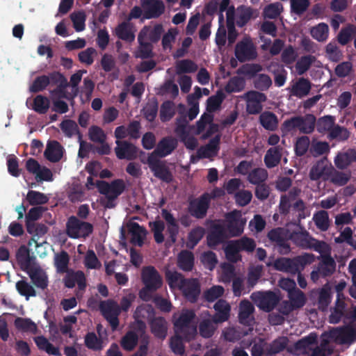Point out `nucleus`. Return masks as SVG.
Instances as JSON below:
<instances>
[{"mask_svg": "<svg viewBox=\"0 0 356 356\" xmlns=\"http://www.w3.org/2000/svg\"><path fill=\"white\" fill-rule=\"evenodd\" d=\"M65 286L72 289L76 284L78 285L79 290L83 291L86 287V279L85 274L81 270L67 272L66 275L63 278Z\"/></svg>", "mask_w": 356, "mask_h": 356, "instance_id": "20", "label": "nucleus"}, {"mask_svg": "<svg viewBox=\"0 0 356 356\" xmlns=\"http://www.w3.org/2000/svg\"><path fill=\"white\" fill-rule=\"evenodd\" d=\"M166 280L170 288H178L180 289V286L182 285L186 278L182 274L177 271H167L165 273Z\"/></svg>", "mask_w": 356, "mask_h": 356, "instance_id": "62", "label": "nucleus"}, {"mask_svg": "<svg viewBox=\"0 0 356 356\" xmlns=\"http://www.w3.org/2000/svg\"><path fill=\"white\" fill-rule=\"evenodd\" d=\"M321 260L318 264L316 268L318 273L321 274L322 277L331 276L336 269V262L330 254H322Z\"/></svg>", "mask_w": 356, "mask_h": 356, "instance_id": "24", "label": "nucleus"}, {"mask_svg": "<svg viewBox=\"0 0 356 356\" xmlns=\"http://www.w3.org/2000/svg\"><path fill=\"white\" fill-rule=\"evenodd\" d=\"M99 309L104 318L109 323L113 330H115L119 326L118 316L120 314L119 305L113 300L102 301L99 304Z\"/></svg>", "mask_w": 356, "mask_h": 356, "instance_id": "12", "label": "nucleus"}, {"mask_svg": "<svg viewBox=\"0 0 356 356\" xmlns=\"http://www.w3.org/2000/svg\"><path fill=\"white\" fill-rule=\"evenodd\" d=\"M155 312L151 305L143 304L138 306L134 313V319L147 320L149 323L154 318Z\"/></svg>", "mask_w": 356, "mask_h": 356, "instance_id": "34", "label": "nucleus"}, {"mask_svg": "<svg viewBox=\"0 0 356 356\" xmlns=\"http://www.w3.org/2000/svg\"><path fill=\"white\" fill-rule=\"evenodd\" d=\"M177 140L172 136L163 138L157 144L155 149L148 156H168L177 147Z\"/></svg>", "mask_w": 356, "mask_h": 356, "instance_id": "19", "label": "nucleus"}, {"mask_svg": "<svg viewBox=\"0 0 356 356\" xmlns=\"http://www.w3.org/2000/svg\"><path fill=\"white\" fill-rule=\"evenodd\" d=\"M259 122L262 127L269 131H275L278 126L277 115L270 111H265L259 116Z\"/></svg>", "mask_w": 356, "mask_h": 356, "instance_id": "33", "label": "nucleus"}, {"mask_svg": "<svg viewBox=\"0 0 356 356\" xmlns=\"http://www.w3.org/2000/svg\"><path fill=\"white\" fill-rule=\"evenodd\" d=\"M115 35L122 40L131 42L135 40V35L132 32L130 24L128 21L120 23L115 29Z\"/></svg>", "mask_w": 356, "mask_h": 356, "instance_id": "29", "label": "nucleus"}, {"mask_svg": "<svg viewBox=\"0 0 356 356\" xmlns=\"http://www.w3.org/2000/svg\"><path fill=\"white\" fill-rule=\"evenodd\" d=\"M317 343V335L315 333H310L309 335L299 339L295 343L294 347L297 350L306 352L309 346Z\"/></svg>", "mask_w": 356, "mask_h": 356, "instance_id": "46", "label": "nucleus"}, {"mask_svg": "<svg viewBox=\"0 0 356 356\" xmlns=\"http://www.w3.org/2000/svg\"><path fill=\"white\" fill-rule=\"evenodd\" d=\"M350 136V132L344 127L339 124H335L334 127L332 129L331 132L328 133L327 138L330 140H337L339 142L347 140Z\"/></svg>", "mask_w": 356, "mask_h": 356, "instance_id": "39", "label": "nucleus"}, {"mask_svg": "<svg viewBox=\"0 0 356 356\" xmlns=\"http://www.w3.org/2000/svg\"><path fill=\"white\" fill-rule=\"evenodd\" d=\"M198 69L197 65L190 59H183L176 63V73L182 74L195 72Z\"/></svg>", "mask_w": 356, "mask_h": 356, "instance_id": "43", "label": "nucleus"}, {"mask_svg": "<svg viewBox=\"0 0 356 356\" xmlns=\"http://www.w3.org/2000/svg\"><path fill=\"white\" fill-rule=\"evenodd\" d=\"M141 277L144 285L149 289H152L153 291H157L162 286V277L154 266H149L143 268Z\"/></svg>", "mask_w": 356, "mask_h": 356, "instance_id": "14", "label": "nucleus"}, {"mask_svg": "<svg viewBox=\"0 0 356 356\" xmlns=\"http://www.w3.org/2000/svg\"><path fill=\"white\" fill-rule=\"evenodd\" d=\"M86 346L90 350L99 351L103 349V341L93 332H88L84 338Z\"/></svg>", "mask_w": 356, "mask_h": 356, "instance_id": "45", "label": "nucleus"}, {"mask_svg": "<svg viewBox=\"0 0 356 356\" xmlns=\"http://www.w3.org/2000/svg\"><path fill=\"white\" fill-rule=\"evenodd\" d=\"M29 275L33 284L41 289H45L48 286V277L45 272L40 268L28 270Z\"/></svg>", "mask_w": 356, "mask_h": 356, "instance_id": "27", "label": "nucleus"}, {"mask_svg": "<svg viewBox=\"0 0 356 356\" xmlns=\"http://www.w3.org/2000/svg\"><path fill=\"white\" fill-rule=\"evenodd\" d=\"M267 238L280 254L285 255L291 252V246L284 228L276 227L270 229L267 234Z\"/></svg>", "mask_w": 356, "mask_h": 356, "instance_id": "9", "label": "nucleus"}, {"mask_svg": "<svg viewBox=\"0 0 356 356\" xmlns=\"http://www.w3.org/2000/svg\"><path fill=\"white\" fill-rule=\"evenodd\" d=\"M145 19L159 17L165 11V5L161 0H142Z\"/></svg>", "mask_w": 356, "mask_h": 356, "instance_id": "18", "label": "nucleus"}, {"mask_svg": "<svg viewBox=\"0 0 356 356\" xmlns=\"http://www.w3.org/2000/svg\"><path fill=\"white\" fill-rule=\"evenodd\" d=\"M60 127L63 134L69 138H71L75 134H79V138H81L78 125L74 120H65L60 123Z\"/></svg>", "mask_w": 356, "mask_h": 356, "instance_id": "53", "label": "nucleus"}, {"mask_svg": "<svg viewBox=\"0 0 356 356\" xmlns=\"http://www.w3.org/2000/svg\"><path fill=\"white\" fill-rule=\"evenodd\" d=\"M129 232L131 234V243L139 247L143 246L147 235L146 229L137 222H130L128 225Z\"/></svg>", "mask_w": 356, "mask_h": 356, "instance_id": "25", "label": "nucleus"}, {"mask_svg": "<svg viewBox=\"0 0 356 356\" xmlns=\"http://www.w3.org/2000/svg\"><path fill=\"white\" fill-rule=\"evenodd\" d=\"M145 29L140 30L138 35V42L139 47L136 52V56L141 59H148L154 57L153 44L151 42L144 40V35L145 34Z\"/></svg>", "mask_w": 356, "mask_h": 356, "instance_id": "23", "label": "nucleus"}, {"mask_svg": "<svg viewBox=\"0 0 356 356\" xmlns=\"http://www.w3.org/2000/svg\"><path fill=\"white\" fill-rule=\"evenodd\" d=\"M311 88V82L307 79L302 77L292 86L291 93L293 96L302 98L309 95Z\"/></svg>", "mask_w": 356, "mask_h": 356, "instance_id": "28", "label": "nucleus"}, {"mask_svg": "<svg viewBox=\"0 0 356 356\" xmlns=\"http://www.w3.org/2000/svg\"><path fill=\"white\" fill-rule=\"evenodd\" d=\"M93 232L91 223L81 221L77 217L70 216L66 223V232L72 238H86Z\"/></svg>", "mask_w": 356, "mask_h": 356, "instance_id": "4", "label": "nucleus"}, {"mask_svg": "<svg viewBox=\"0 0 356 356\" xmlns=\"http://www.w3.org/2000/svg\"><path fill=\"white\" fill-rule=\"evenodd\" d=\"M350 179V173H346L336 170L333 166H332V172L328 180L332 184L337 186H345Z\"/></svg>", "mask_w": 356, "mask_h": 356, "instance_id": "47", "label": "nucleus"}, {"mask_svg": "<svg viewBox=\"0 0 356 356\" xmlns=\"http://www.w3.org/2000/svg\"><path fill=\"white\" fill-rule=\"evenodd\" d=\"M242 98L246 101V112L250 115L259 114L263 110L262 103L267 99L264 93L257 90L246 92Z\"/></svg>", "mask_w": 356, "mask_h": 356, "instance_id": "11", "label": "nucleus"}, {"mask_svg": "<svg viewBox=\"0 0 356 356\" xmlns=\"http://www.w3.org/2000/svg\"><path fill=\"white\" fill-rule=\"evenodd\" d=\"M50 106L49 99L42 95H38L33 99L31 108L39 114H45Z\"/></svg>", "mask_w": 356, "mask_h": 356, "instance_id": "41", "label": "nucleus"}, {"mask_svg": "<svg viewBox=\"0 0 356 356\" xmlns=\"http://www.w3.org/2000/svg\"><path fill=\"white\" fill-rule=\"evenodd\" d=\"M213 308L216 311V313L212 316L214 323H220L229 319L231 307L226 300L223 299L218 300L215 303Z\"/></svg>", "mask_w": 356, "mask_h": 356, "instance_id": "22", "label": "nucleus"}, {"mask_svg": "<svg viewBox=\"0 0 356 356\" xmlns=\"http://www.w3.org/2000/svg\"><path fill=\"white\" fill-rule=\"evenodd\" d=\"M288 298L289 299V300L296 309L302 307L305 305V295L299 289L291 291L290 293L288 294Z\"/></svg>", "mask_w": 356, "mask_h": 356, "instance_id": "56", "label": "nucleus"}, {"mask_svg": "<svg viewBox=\"0 0 356 356\" xmlns=\"http://www.w3.org/2000/svg\"><path fill=\"white\" fill-rule=\"evenodd\" d=\"M330 336L340 344H350L356 341V327L352 325L340 327L333 330Z\"/></svg>", "mask_w": 356, "mask_h": 356, "instance_id": "15", "label": "nucleus"}, {"mask_svg": "<svg viewBox=\"0 0 356 356\" xmlns=\"http://www.w3.org/2000/svg\"><path fill=\"white\" fill-rule=\"evenodd\" d=\"M16 257L21 268L23 270H28L31 266L29 250L25 245L20 246L17 252Z\"/></svg>", "mask_w": 356, "mask_h": 356, "instance_id": "44", "label": "nucleus"}, {"mask_svg": "<svg viewBox=\"0 0 356 356\" xmlns=\"http://www.w3.org/2000/svg\"><path fill=\"white\" fill-rule=\"evenodd\" d=\"M236 245L239 251L252 252L256 248L255 241L248 236H243L239 239L232 241Z\"/></svg>", "mask_w": 356, "mask_h": 356, "instance_id": "51", "label": "nucleus"}, {"mask_svg": "<svg viewBox=\"0 0 356 356\" xmlns=\"http://www.w3.org/2000/svg\"><path fill=\"white\" fill-rule=\"evenodd\" d=\"M315 257L312 253H303L293 258L280 257L273 262L275 270L295 275L302 272L306 266L314 261Z\"/></svg>", "mask_w": 356, "mask_h": 356, "instance_id": "1", "label": "nucleus"}, {"mask_svg": "<svg viewBox=\"0 0 356 356\" xmlns=\"http://www.w3.org/2000/svg\"><path fill=\"white\" fill-rule=\"evenodd\" d=\"M175 113V104L171 101H165L161 106L160 118L162 122L169 121Z\"/></svg>", "mask_w": 356, "mask_h": 356, "instance_id": "60", "label": "nucleus"}, {"mask_svg": "<svg viewBox=\"0 0 356 356\" xmlns=\"http://www.w3.org/2000/svg\"><path fill=\"white\" fill-rule=\"evenodd\" d=\"M300 127L299 115L285 120L281 125V131L284 136L292 134Z\"/></svg>", "mask_w": 356, "mask_h": 356, "instance_id": "50", "label": "nucleus"}, {"mask_svg": "<svg viewBox=\"0 0 356 356\" xmlns=\"http://www.w3.org/2000/svg\"><path fill=\"white\" fill-rule=\"evenodd\" d=\"M222 220H211L209 232L207 235V245L211 249L216 248L226 242L229 236Z\"/></svg>", "mask_w": 356, "mask_h": 356, "instance_id": "3", "label": "nucleus"}, {"mask_svg": "<svg viewBox=\"0 0 356 356\" xmlns=\"http://www.w3.org/2000/svg\"><path fill=\"white\" fill-rule=\"evenodd\" d=\"M254 87L260 91H266L272 85L270 77L266 74H259L253 80Z\"/></svg>", "mask_w": 356, "mask_h": 356, "instance_id": "58", "label": "nucleus"}, {"mask_svg": "<svg viewBox=\"0 0 356 356\" xmlns=\"http://www.w3.org/2000/svg\"><path fill=\"white\" fill-rule=\"evenodd\" d=\"M288 342L289 339L286 337H280L275 339L269 345V347L267 350L268 353L270 355H275V354L280 353L285 349Z\"/></svg>", "mask_w": 356, "mask_h": 356, "instance_id": "55", "label": "nucleus"}, {"mask_svg": "<svg viewBox=\"0 0 356 356\" xmlns=\"http://www.w3.org/2000/svg\"><path fill=\"white\" fill-rule=\"evenodd\" d=\"M356 35V26L348 24L339 31L337 35V40L341 45H346L352 39L353 36Z\"/></svg>", "mask_w": 356, "mask_h": 356, "instance_id": "36", "label": "nucleus"}, {"mask_svg": "<svg viewBox=\"0 0 356 356\" xmlns=\"http://www.w3.org/2000/svg\"><path fill=\"white\" fill-rule=\"evenodd\" d=\"M14 325L17 330L23 332H30L32 333L37 332L36 324L30 318L17 317L15 320Z\"/></svg>", "mask_w": 356, "mask_h": 356, "instance_id": "49", "label": "nucleus"}, {"mask_svg": "<svg viewBox=\"0 0 356 356\" xmlns=\"http://www.w3.org/2000/svg\"><path fill=\"white\" fill-rule=\"evenodd\" d=\"M335 118L332 115H325L321 118L317 122V131L319 133L331 132L335 126Z\"/></svg>", "mask_w": 356, "mask_h": 356, "instance_id": "61", "label": "nucleus"}, {"mask_svg": "<svg viewBox=\"0 0 356 356\" xmlns=\"http://www.w3.org/2000/svg\"><path fill=\"white\" fill-rule=\"evenodd\" d=\"M195 316V314L193 311L186 310L180 314L178 319L175 322L176 333L183 334L187 341L193 339L196 333V328L191 325V323Z\"/></svg>", "mask_w": 356, "mask_h": 356, "instance_id": "5", "label": "nucleus"}, {"mask_svg": "<svg viewBox=\"0 0 356 356\" xmlns=\"http://www.w3.org/2000/svg\"><path fill=\"white\" fill-rule=\"evenodd\" d=\"M254 312V305L248 300H243L239 305V323L249 327V330H253L254 319L252 314Z\"/></svg>", "mask_w": 356, "mask_h": 356, "instance_id": "17", "label": "nucleus"}, {"mask_svg": "<svg viewBox=\"0 0 356 356\" xmlns=\"http://www.w3.org/2000/svg\"><path fill=\"white\" fill-rule=\"evenodd\" d=\"M96 186L101 194L113 196L114 197H118L126 188L124 181L120 179H115L111 183L97 180Z\"/></svg>", "mask_w": 356, "mask_h": 356, "instance_id": "13", "label": "nucleus"}, {"mask_svg": "<svg viewBox=\"0 0 356 356\" xmlns=\"http://www.w3.org/2000/svg\"><path fill=\"white\" fill-rule=\"evenodd\" d=\"M311 35L318 42L325 41L329 35V27L325 23L321 22L312 28Z\"/></svg>", "mask_w": 356, "mask_h": 356, "instance_id": "42", "label": "nucleus"}, {"mask_svg": "<svg viewBox=\"0 0 356 356\" xmlns=\"http://www.w3.org/2000/svg\"><path fill=\"white\" fill-rule=\"evenodd\" d=\"M246 223L245 219L242 218L241 212L234 210L225 214L224 226L227 235L229 237H237L241 236Z\"/></svg>", "mask_w": 356, "mask_h": 356, "instance_id": "7", "label": "nucleus"}, {"mask_svg": "<svg viewBox=\"0 0 356 356\" xmlns=\"http://www.w3.org/2000/svg\"><path fill=\"white\" fill-rule=\"evenodd\" d=\"M179 290L189 302L194 303L200 294V284L197 279L186 278Z\"/></svg>", "mask_w": 356, "mask_h": 356, "instance_id": "16", "label": "nucleus"}, {"mask_svg": "<svg viewBox=\"0 0 356 356\" xmlns=\"http://www.w3.org/2000/svg\"><path fill=\"white\" fill-rule=\"evenodd\" d=\"M252 301L265 312H270L278 305L280 297L271 291H257L251 295Z\"/></svg>", "mask_w": 356, "mask_h": 356, "instance_id": "6", "label": "nucleus"}, {"mask_svg": "<svg viewBox=\"0 0 356 356\" xmlns=\"http://www.w3.org/2000/svg\"><path fill=\"white\" fill-rule=\"evenodd\" d=\"M159 108V104L156 99L149 102L143 108L144 117L149 122H153L156 118Z\"/></svg>", "mask_w": 356, "mask_h": 356, "instance_id": "64", "label": "nucleus"}, {"mask_svg": "<svg viewBox=\"0 0 356 356\" xmlns=\"http://www.w3.org/2000/svg\"><path fill=\"white\" fill-rule=\"evenodd\" d=\"M314 220L316 227L321 231H327L330 226L329 216L327 211L322 210L317 212Z\"/></svg>", "mask_w": 356, "mask_h": 356, "instance_id": "63", "label": "nucleus"}, {"mask_svg": "<svg viewBox=\"0 0 356 356\" xmlns=\"http://www.w3.org/2000/svg\"><path fill=\"white\" fill-rule=\"evenodd\" d=\"M213 321V318L211 319H204L200 322L199 325V331L200 335L204 338H210L211 337L214 332L216 330V326Z\"/></svg>", "mask_w": 356, "mask_h": 356, "instance_id": "59", "label": "nucleus"}, {"mask_svg": "<svg viewBox=\"0 0 356 356\" xmlns=\"http://www.w3.org/2000/svg\"><path fill=\"white\" fill-rule=\"evenodd\" d=\"M245 81L241 76L232 77L225 87L227 93L238 92L245 88Z\"/></svg>", "mask_w": 356, "mask_h": 356, "instance_id": "48", "label": "nucleus"}, {"mask_svg": "<svg viewBox=\"0 0 356 356\" xmlns=\"http://www.w3.org/2000/svg\"><path fill=\"white\" fill-rule=\"evenodd\" d=\"M290 239L298 246L309 249L313 238L309 236L308 232H293L290 234Z\"/></svg>", "mask_w": 356, "mask_h": 356, "instance_id": "31", "label": "nucleus"}, {"mask_svg": "<svg viewBox=\"0 0 356 356\" xmlns=\"http://www.w3.org/2000/svg\"><path fill=\"white\" fill-rule=\"evenodd\" d=\"M138 342V334L134 331H128L122 338L120 345L127 351H132Z\"/></svg>", "mask_w": 356, "mask_h": 356, "instance_id": "40", "label": "nucleus"}, {"mask_svg": "<svg viewBox=\"0 0 356 356\" xmlns=\"http://www.w3.org/2000/svg\"><path fill=\"white\" fill-rule=\"evenodd\" d=\"M144 40H149L152 44L158 42L164 32L163 26L161 24H156L154 27L145 26L141 30L145 29Z\"/></svg>", "mask_w": 356, "mask_h": 356, "instance_id": "32", "label": "nucleus"}, {"mask_svg": "<svg viewBox=\"0 0 356 356\" xmlns=\"http://www.w3.org/2000/svg\"><path fill=\"white\" fill-rule=\"evenodd\" d=\"M16 290L22 296L28 300L29 297L36 296V291L34 288L26 280H22L16 282Z\"/></svg>", "mask_w": 356, "mask_h": 356, "instance_id": "52", "label": "nucleus"}, {"mask_svg": "<svg viewBox=\"0 0 356 356\" xmlns=\"http://www.w3.org/2000/svg\"><path fill=\"white\" fill-rule=\"evenodd\" d=\"M331 172L332 165L325 164L323 161H320L311 168L309 178L313 181H317L321 179L323 181H327Z\"/></svg>", "mask_w": 356, "mask_h": 356, "instance_id": "21", "label": "nucleus"}, {"mask_svg": "<svg viewBox=\"0 0 356 356\" xmlns=\"http://www.w3.org/2000/svg\"><path fill=\"white\" fill-rule=\"evenodd\" d=\"M69 262V254L65 250H62L60 252L56 253L54 256V266L58 273H67L68 270Z\"/></svg>", "mask_w": 356, "mask_h": 356, "instance_id": "35", "label": "nucleus"}, {"mask_svg": "<svg viewBox=\"0 0 356 356\" xmlns=\"http://www.w3.org/2000/svg\"><path fill=\"white\" fill-rule=\"evenodd\" d=\"M161 157H142L141 161L146 163L154 176L161 181L169 184L173 180V175L166 163Z\"/></svg>", "mask_w": 356, "mask_h": 356, "instance_id": "2", "label": "nucleus"}, {"mask_svg": "<svg viewBox=\"0 0 356 356\" xmlns=\"http://www.w3.org/2000/svg\"><path fill=\"white\" fill-rule=\"evenodd\" d=\"M135 148L127 141L117 140L115 152L116 156H134Z\"/></svg>", "mask_w": 356, "mask_h": 356, "instance_id": "54", "label": "nucleus"}, {"mask_svg": "<svg viewBox=\"0 0 356 356\" xmlns=\"http://www.w3.org/2000/svg\"><path fill=\"white\" fill-rule=\"evenodd\" d=\"M205 230L202 227H196L192 229L188 234L186 247L189 249H193L203 238Z\"/></svg>", "mask_w": 356, "mask_h": 356, "instance_id": "38", "label": "nucleus"}, {"mask_svg": "<svg viewBox=\"0 0 356 356\" xmlns=\"http://www.w3.org/2000/svg\"><path fill=\"white\" fill-rule=\"evenodd\" d=\"M194 264V256L191 252L184 250L181 251L178 257L179 267L185 270L190 271L192 270Z\"/></svg>", "mask_w": 356, "mask_h": 356, "instance_id": "37", "label": "nucleus"}, {"mask_svg": "<svg viewBox=\"0 0 356 356\" xmlns=\"http://www.w3.org/2000/svg\"><path fill=\"white\" fill-rule=\"evenodd\" d=\"M64 148L59 142L55 140L47 141L43 156H63Z\"/></svg>", "mask_w": 356, "mask_h": 356, "instance_id": "57", "label": "nucleus"}, {"mask_svg": "<svg viewBox=\"0 0 356 356\" xmlns=\"http://www.w3.org/2000/svg\"><path fill=\"white\" fill-rule=\"evenodd\" d=\"M234 55L240 63L252 61L257 58V47L250 37H245L235 46Z\"/></svg>", "mask_w": 356, "mask_h": 356, "instance_id": "8", "label": "nucleus"}, {"mask_svg": "<svg viewBox=\"0 0 356 356\" xmlns=\"http://www.w3.org/2000/svg\"><path fill=\"white\" fill-rule=\"evenodd\" d=\"M211 195L204 193L199 197L189 201L188 210L189 213L197 219H203L207 214L210 207Z\"/></svg>", "mask_w": 356, "mask_h": 356, "instance_id": "10", "label": "nucleus"}, {"mask_svg": "<svg viewBox=\"0 0 356 356\" xmlns=\"http://www.w3.org/2000/svg\"><path fill=\"white\" fill-rule=\"evenodd\" d=\"M150 328L155 337L163 339L167 335V322L163 317H154L149 322Z\"/></svg>", "mask_w": 356, "mask_h": 356, "instance_id": "26", "label": "nucleus"}, {"mask_svg": "<svg viewBox=\"0 0 356 356\" xmlns=\"http://www.w3.org/2000/svg\"><path fill=\"white\" fill-rule=\"evenodd\" d=\"M316 122V118L313 114L307 113L303 116L299 115V131L304 134H312L315 129Z\"/></svg>", "mask_w": 356, "mask_h": 356, "instance_id": "30", "label": "nucleus"}]
</instances>
